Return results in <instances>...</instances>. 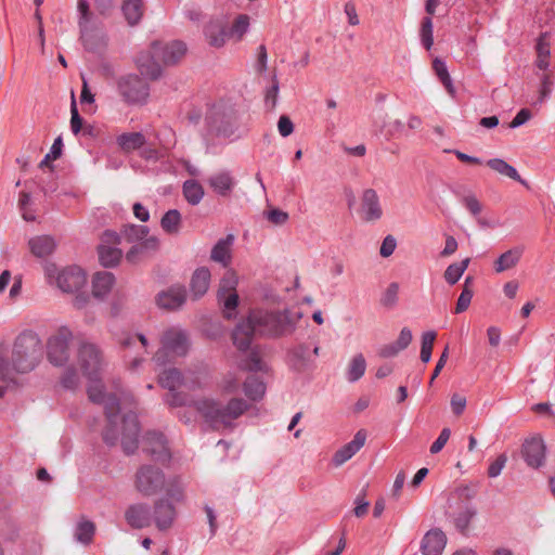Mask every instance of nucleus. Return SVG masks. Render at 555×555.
<instances>
[{
	"label": "nucleus",
	"mask_w": 555,
	"mask_h": 555,
	"mask_svg": "<svg viewBox=\"0 0 555 555\" xmlns=\"http://www.w3.org/2000/svg\"><path fill=\"white\" fill-rule=\"evenodd\" d=\"M413 335L410 328L403 327L397 339L392 343L384 345L379 350V356L383 358H392L400 351L404 350L412 341Z\"/></svg>",
	"instance_id": "c756f323"
},
{
	"label": "nucleus",
	"mask_w": 555,
	"mask_h": 555,
	"mask_svg": "<svg viewBox=\"0 0 555 555\" xmlns=\"http://www.w3.org/2000/svg\"><path fill=\"white\" fill-rule=\"evenodd\" d=\"M528 466L539 468L544 464L545 446L540 437H530L525 440L521 450Z\"/></svg>",
	"instance_id": "412c9836"
},
{
	"label": "nucleus",
	"mask_w": 555,
	"mask_h": 555,
	"mask_svg": "<svg viewBox=\"0 0 555 555\" xmlns=\"http://www.w3.org/2000/svg\"><path fill=\"white\" fill-rule=\"evenodd\" d=\"M207 135L230 138L234 133L233 112L224 102H217L207 107L204 118Z\"/></svg>",
	"instance_id": "9b49d317"
},
{
	"label": "nucleus",
	"mask_w": 555,
	"mask_h": 555,
	"mask_svg": "<svg viewBox=\"0 0 555 555\" xmlns=\"http://www.w3.org/2000/svg\"><path fill=\"white\" fill-rule=\"evenodd\" d=\"M163 231L169 235H177L182 227V216L176 209L168 210L160 219Z\"/></svg>",
	"instance_id": "c9c22d12"
},
{
	"label": "nucleus",
	"mask_w": 555,
	"mask_h": 555,
	"mask_svg": "<svg viewBox=\"0 0 555 555\" xmlns=\"http://www.w3.org/2000/svg\"><path fill=\"white\" fill-rule=\"evenodd\" d=\"M211 271L208 267H199L194 270L190 280V292L193 299L202 298L209 289Z\"/></svg>",
	"instance_id": "bb28decb"
},
{
	"label": "nucleus",
	"mask_w": 555,
	"mask_h": 555,
	"mask_svg": "<svg viewBox=\"0 0 555 555\" xmlns=\"http://www.w3.org/2000/svg\"><path fill=\"white\" fill-rule=\"evenodd\" d=\"M185 53L186 46L182 41L155 42L149 51L138 56L137 65L142 75L156 79L162 72L159 62L166 65L176 64L184 57Z\"/></svg>",
	"instance_id": "6e6552de"
},
{
	"label": "nucleus",
	"mask_w": 555,
	"mask_h": 555,
	"mask_svg": "<svg viewBox=\"0 0 555 555\" xmlns=\"http://www.w3.org/2000/svg\"><path fill=\"white\" fill-rule=\"evenodd\" d=\"M266 217L271 223L275 225H282L288 220V214L279 208H269L266 211Z\"/></svg>",
	"instance_id": "13d9d810"
},
{
	"label": "nucleus",
	"mask_w": 555,
	"mask_h": 555,
	"mask_svg": "<svg viewBox=\"0 0 555 555\" xmlns=\"http://www.w3.org/2000/svg\"><path fill=\"white\" fill-rule=\"evenodd\" d=\"M118 94L129 104H142L149 98V86L134 74H125L117 78Z\"/></svg>",
	"instance_id": "4468645a"
},
{
	"label": "nucleus",
	"mask_w": 555,
	"mask_h": 555,
	"mask_svg": "<svg viewBox=\"0 0 555 555\" xmlns=\"http://www.w3.org/2000/svg\"><path fill=\"white\" fill-rule=\"evenodd\" d=\"M506 461L507 457L504 454H501L495 460H493L488 467V476L491 478L498 477L505 466Z\"/></svg>",
	"instance_id": "052dcab7"
},
{
	"label": "nucleus",
	"mask_w": 555,
	"mask_h": 555,
	"mask_svg": "<svg viewBox=\"0 0 555 555\" xmlns=\"http://www.w3.org/2000/svg\"><path fill=\"white\" fill-rule=\"evenodd\" d=\"M301 314L271 306L254 308L235 327L232 338L240 350H249L257 336L280 337L291 333Z\"/></svg>",
	"instance_id": "f03ea898"
},
{
	"label": "nucleus",
	"mask_w": 555,
	"mask_h": 555,
	"mask_svg": "<svg viewBox=\"0 0 555 555\" xmlns=\"http://www.w3.org/2000/svg\"><path fill=\"white\" fill-rule=\"evenodd\" d=\"M70 113H72L70 129H72L73 133L77 135L80 132H86L87 131V126L85 125L82 118L78 114V111H77L76 103H75L74 99H73V102H72Z\"/></svg>",
	"instance_id": "8fccbe9b"
},
{
	"label": "nucleus",
	"mask_w": 555,
	"mask_h": 555,
	"mask_svg": "<svg viewBox=\"0 0 555 555\" xmlns=\"http://www.w3.org/2000/svg\"><path fill=\"white\" fill-rule=\"evenodd\" d=\"M468 282V280H466ZM473 298V291L467 286V283H465L462 293L460 294L454 312L455 313H462L466 311L470 305Z\"/></svg>",
	"instance_id": "de8ad7c7"
},
{
	"label": "nucleus",
	"mask_w": 555,
	"mask_h": 555,
	"mask_svg": "<svg viewBox=\"0 0 555 555\" xmlns=\"http://www.w3.org/2000/svg\"><path fill=\"white\" fill-rule=\"evenodd\" d=\"M46 283L63 294L73 296V305L81 309L91 298L88 291L89 274L85 268L78 264L59 266L53 261L42 264Z\"/></svg>",
	"instance_id": "20e7f679"
},
{
	"label": "nucleus",
	"mask_w": 555,
	"mask_h": 555,
	"mask_svg": "<svg viewBox=\"0 0 555 555\" xmlns=\"http://www.w3.org/2000/svg\"><path fill=\"white\" fill-rule=\"evenodd\" d=\"M464 207L474 216L479 215L482 211V204L473 193L466 194L462 198Z\"/></svg>",
	"instance_id": "603ef678"
},
{
	"label": "nucleus",
	"mask_w": 555,
	"mask_h": 555,
	"mask_svg": "<svg viewBox=\"0 0 555 555\" xmlns=\"http://www.w3.org/2000/svg\"><path fill=\"white\" fill-rule=\"evenodd\" d=\"M369 502L365 500V494L360 493L354 501L353 514L357 517H363L367 514L369 511Z\"/></svg>",
	"instance_id": "69168bd1"
},
{
	"label": "nucleus",
	"mask_w": 555,
	"mask_h": 555,
	"mask_svg": "<svg viewBox=\"0 0 555 555\" xmlns=\"http://www.w3.org/2000/svg\"><path fill=\"white\" fill-rule=\"evenodd\" d=\"M73 332L66 327H59L51 334L47 341V358L54 366H63L69 360V344L73 340Z\"/></svg>",
	"instance_id": "ddd939ff"
},
{
	"label": "nucleus",
	"mask_w": 555,
	"mask_h": 555,
	"mask_svg": "<svg viewBox=\"0 0 555 555\" xmlns=\"http://www.w3.org/2000/svg\"><path fill=\"white\" fill-rule=\"evenodd\" d=\"M76 363L66 367L61 377L65 388H75L80 376L89 380L88 395L94 402H101L105 406L108 428L104 439L114 443L117 434L121 433V444L127 453H132L137 448L138 422L132 411L127 412L130 404V396L119 389H113L103 382L102 374L104 362L100 350L90 343H82L78 349Z\"/></svg>",
	"instance_id": "f257e3e1"
},
{
	"label": "nucleus",
	"mask_w": 555,
	"mask_h": 555,
	"mask_svg": "<svg viewBox=\"0 0 555 555\" xmlns=\"http://www.w3.org/2000/svg\"><path fill=\"white\" fill-rule=\"evenodd\" d=\"M422 41L426 49L433 44V23L430 18H425L422 24Z\"/></svg>",
	"instance_id": "e2e57ef3"
},
{
	"label": "nucleus",
	"mask_w": 555,
	"mask_h": 555,
	"mask_svg": "<svg viewBox=\"0 0 555 555\" xmlns=\"http://www.w3.org/2000/svg\"><path fill=\"white\" fill-rule=\"evenodd\" d=\"M30 195L26 192H21L18 197V206L22 211L23 219L26 221H34L35 214L28 209V205L30 204Z\"/></svg>",
	"instance_id": "6e6d98bb"
},
{
	"label": "nucleus",
	"mask_w": 555,
	"mask_h": 555,
	"mask_svg": "<svg viewBox=\"0 0 555 555\" xmlns=\"http://www.w3.org/2000/svg\"><path fill=\"white\" fill-rule=\"evenodd\" d=\"M129 242H141L147 234L149 229L144 225H126L122 231Z\"/></svg>",
	"instance_id": "49530a36"
},
{
	"label": "nucleus",
	"mask_w": 555,
	"mask_h": 555,
	"mask_svg": "<svg viewBox=\"0 0 555 555\" xmlns=\"http://www.w3.org/2000/svg\"><path fill=\"white\" fill-rule=\"evenodd\" d=\"M178 512L168 500H159L154 505L153 521L158 530L170 529L177 518Z\"/></svg>",
	"instance_id": "5701e85b"
},
{
	"label": "nucleus",
	"mask_w": 555,
	"mask_h": 555,
	"mask_svg": "<svg viewBox=\"0 0 555 555\" xmlns=\"http://www.w3.org/2000/svg\"><path fill=\"white\" fill-rule=\"evenodd\" d=\"M245 367L254 373L246 378L243 384L245 396L251 401L260 400L266 392L264 382L258 377L257 373L266 374L269 372L267 363L260 358L259 353L250 350L245 363Z\"/></svg>",
	"instance_id": "f8f14e48"
},
{
	"label": "nucleus",
	"mask_w": 555,
	"mask_h": 555,
	"mask_svg": "<svg viewBox=\"0 0 555 555\" xmlns=\"http://www.w3.org/2000/svg\"><path fill=\"white\" fill-rule=\"evenodd\" d=\"M278 130L282 137H288L294 131V124L288 116L282 115L278 121Z\"/></svg>",
	"instance_id": "338daca9"
},
{
	"label": "nucleus",
	"mask_w": 555,
	"mask_h": 555,
	"mask_svg": "<svg viewBox=\"0 0 555 555\" xmlns=\"http://www.w3.org/2000/svg\"><path fill=\"white\" fill-rule=\"evenodd\" d=\"M121 11L128 25L134 26L144 14V3L142 0H124Z\"/></svg>",
	"instance_id": "72a5a7b5"
},
{
	"label": "nucleus",
	"mask_w": 555,
	"mask_h": 555,
	"mask_svg": "<svg viewBox=\"0 0 555 555\" xmlns=\"http://www.w3.org/2000/svg\"><path fill=\"white\" fill-rule=\"evenodd\" d=\"M121 237L114 231H106L102 236V243L99 247L100 261L105 267H112L119 262L122 256L118 247Z\"/></svg>",
	"instance_id": "f3484780"
},
{
	"label": "nucleus",
	"mask_w": 555,
	"mask_h": 555,
	"mask_svg": "<svg viewBox=\"0 0 555 555\" xmlns=\"http://www.w3.org/2000/svg\"><path fill=\"white\" fill-rule=\"evenodd\" d=\"M42 359V345L39 337L30 332L21 334L12 349H0V380L5 385H16L18 375L34 370Z\"/></svg>",
	"instance_id": "7ed1b4c3"
},
{
	"label": "nucleus",
	"mask_w": 555,
	"mask_h": 555,
	"mask_svg": "<svg viewBox=\"0 0 555 555\" xmlns=\"http://www.w3.org/2000/svg\"><path fill=\"white\" fill-rule=\"evenodd\" d=\"M241 387V378L236 374L225 375L219 384V391L222 396H234Z\"/></svg>",
	"instance_id": "a19ab883"
},
{
	"label": "nucleus",
	"mask_w": 555,
	"mask_h": 555,
	"mask_svg": "<svg viewBox=\"0 0 555 555\" xmlns=\"http://www.w3.org/2000/svg\"><path fill=\"white\" fill-rule=\"evenodd\" d=\"M552 38L548 33L542 34L535 44V67L538 70L552 69L551 67Z\"/></svg>",
	"instance_id": "cd10ccee"
},
{
	"label": "nucleus",
	"mask_w": 555,
	"mask_h": 555,
	"mask_svg": "<svg viewBox=\"0 0 555 555\" xmlns=\"http://www.w3.org/2000/svg\"><path fill=\"white\" fill-rule=\"evenodd\" d=\"M183 195L189 204L197 205L204 196V188L196 180H186L183 183Z\"/></svg>",
	"instance_id": "e433bc0d"
},
{
	"label": "nucleus",
	"mask_w": 555,
	"mask_h": 555,
	"mask_svg": "<svg viewBox=\"0 0 555 555\" xmlns=\"http://www.w3.org/2000/svg\"><path fill=\"white\" fill-rule=\"evenodd\" d=\"M366 370V360L362 353L353 354L346 366L345 375L348 382H357L360 379Z\"/></svg>",
	"instance_id": "f704fd0d"
},
{
	"label": "nucleus",
	"mask_w": 555,
	"mask_h": 555,
	"mask_svg": "<svg viewBox=\"0 0 555 555\" xmlns=\"http://www.w3.org/2000/svg\"><path fill=\"white\" fill-rule=\"evenodd\" d=\"M308 353V348L305 346H300L294 350L293 356L294 359L296 360L294 366L296 367L297 371L304 370L306 363L310 361Z\"/></svg>",
	"instance_id": "bf43d9fd"
},
{
	"label": "nucleus",
	"mask_w": 555,
	"mask_h": 555,
	"mask_svg": "<svg viewBox=\"0 0 555 555\" xmlns=\"http://www.w3.org/2000/svg\"><path fill=\"white\" fill-rule=\"evenodd\" d=\"M163 489L166 491V500L168 501L181 502L184 498V485L179 478L165 479Z\"/></svg>",
	"instance_id": "ea45409f"
},
{
	"label": "nucleus",
	"mask_w": 555,
	"mask_h": 555,
	"mask_svg": "<svg viewBox=\"0 0 555 555\" xmlns=\"http://www.w3.org/2000/svg\"><path fill=\"white\" fill-rule=\"evenodd\" d=\"M186 300V291L183 285H171L166 289L159 292L155 301L160 309L177 310L184 305Z\"/></svg>",
	"instance_id": "6ab92c4d"
},
{
	"label": "nucleus",
	"mask_w": 555,
	"mask_h": 555,
	"mask_svg": "<svg viewBox=\"0 0 555 555\" xmlns=\"http://www.w3.org/2000/svg\"><path fill=\"white\" fill-rule=\"evenodd\" d=\"M194 406L204 422L217 430L232 427L249 408L246 400L237 397H232L227 403L214 397H203L194 402Z\"/></svg>",
	"instance_id": "0eeeda50"
},
{
	"label": "nucleus",
	"mask_w": 555,
	"mask_h": 555,
	"mask_svg": "<svg viewBox=\"0 0 555 555\" xmlns=\"http://www.w3.org/2000/svg\"><path fill=\"white\" fill-rule=\"evenodd\" d=\"M159 247H160V240L157 235L147 234L140 242V248L145 251H156Z\"/></svg>",
	"instance_id": "0e129e2a"
},
{
	"label": "nucleus",
	"mask_w": 555,
	"mask_h": 555,
	"mask_svg": "<svg viewBox=\"0 0 555 555\" xmlns=\"http://www.w3.org/2000/svg\"><path fill=\"white\" fill-rule=\"evenodd\" d=\"M189 334L177 326L167 327L159 336V347L153 356V361L157 364L171 362L172 360L184 357L190 350Z\"/></svg>",
	"instance_id": "9d476101"
},
{
	"label": "nucleus",
	"mask_w": 555,
	"mask_h": 555,
	"mask_svg": "<svg viewBox=\"0 0 555 555\" xmlns=\"http://www.w3.org/2000/svg\"><path fill=\"white\" fill-rule=\"evenodd\" d=\"M250 26V17L247 14L217 13L203 25L205 42L214 49L225 47L229 41L240 42L247 34Z\"/></svg>",
	"instance_id": "423d86ee"
},
{
	"label": "nucleus",
	"mask_w": 555,
	"mask_h": 555,
	"mask_svg": "<svg viewBox=\"0 0 555 555\" xmlns=\"http://www.w3.org/2000/svg\"><path fill=\"white\" fill-rule=\"evenodd\" d=\"M537 75L540 80L539 101L544 102V100L547 99L552 93L554 83V70L553 68L546 70H538Z\"/></svg>",
	"instance_id": "58836bf2"
},
{
	"label": "nucleus",
	"mask_w": 555,
	"mask_h": 555,
	"mask_svg": "<svg viewBox=\"0 0 555 555\" xmlns=\"http://www.w3.org/2000/svg\"><path fill=\"white\" fill-rule=\"evenodd\" d=\"M367 439V431L365 429H359L351 441L345 443L335 451L332 456V464L335 467H339L353 457L365 444Z\"/></svg>",
	"instance_id": "a211bd4d"
},
{
	"label": "nucleus",
	"mask_w": 555,
	"mask_h": 555,
	"mask_svg": "<svg viewBox=\"0 0 555 555\" xmlns=\"http://www.w3.org/2000/svg\"><path fill=\"white\" fill-rule=\"evenodd\" d=\"M162 387L168 389L167 402L171 406H182L188 401L186 391L199 389L204 386L201 376L182 374L177 369H166L158 376Z\"/></svg>",
	"instance_id": "1a4fd4ad"
},
{
	"label": "nucleus",
	"mask_w": 555,
	"mask_h": 555,
	"mask_svg": "<svg viewBox=\"0 0 555 555\" xmlns=\"http://www.w3.org/2000/svg\"><path fill=\"white\" fill-rule=\"evenodd\" d=\"M360 216L366 222L377 221L383 216L379 197L373 189H366L362 193Z\"/></svg>",
	"instance_id": "4be33fe9"
},
{
	"label": "nucleus",
	"mask_w": 555,
	"mask_h": 555,
	"mask_svg": "<svg viewBox=\"0 0 555 555\" xmlns=\"http://www.w3.org/2000/svg\"><path fill=\"white\" fill-rule=\"evenodd\" d=\"M78 13H79V25L81 28V37L86 41L87 36V23L90 18L89 4L86 0H78Z\"/></svg>",
	"instance_id": "09e8293b"
},
{
	"label": "nucleus",
	"mask_w": 555,
	"mask_h": 555,
	"mask_svg": "<svg viewBox=\"0 0 555 555\" xmlns=\"http://www.w3.org/2000/svg\"><path fill=\"white\" fill-rule=\"evenodd\" d=\"M23 279L22 275L17 274L13 279V283L10 287L7 300L10 304H14L22 295Z\"/></svg>",
	"instance_id": "4d7b16f0"
},
{
	"label": "nucleus",
	"mask_w": 555,
	"mask_h": 555,
	"mask_svg": "<svg viewBox=\"0 0 555 555\" xmlns=\"http://www.w3.org/2000/svg\"><path fill=\"white\" fill-rule=\"evenodd\" d=\"M115 278L111 272L98 271L91 278V294L95 298H104L113 288Z\"/></svg>",
	"instance_id": "c85d7f7f"
},
{
	"label": "nucleus",
	"mask_w": 555,
	"mask_h": 555,
	"mask_svg": "<svg viewBox=\"0 0 555 555\" xmlns=\"http://www.w3.org/2000/svg\"><path fill=\"white\" fill-rule=\"evenodd\" d=\"M521 256H522V250L518 247L511 248V249L504 251L493 262L494 272L500 274L505 271L514 269L520 261Z\"/></svg>",
	"instance_id": "2f4dec72"
},
{
	"label": "nucleus",
	"mask_w": 555,
	"mask_h": 555,
	"mask_svg": "<svg viewBox=\"0 0 555 555\" xmlns=\"http://www.w3.org/2000/svg\"><path fill=\"white\" fill-rule=\"evenodd\" d=\"M486 166L489 167L492 171L509 178L512 180H515L522 185L527 186V183L521 179L520 175L518 173L517 169L509 165L507 162H505L502 158H490L486 162Z\"/></svg>",
	"instance_id": "473e14b6"
},
{
	"label": "nucleus",
	"mask_w": 555,
	"mask_h": 555,
	"mask_svg": "<svg viewBox=\"0 0 555 555\" xmlns=\"http://www.w3.org/2000/svg\"><path fill=\"white\" fill-rule=\"evenodd\" d=\"M117 143L122 151L131 152L143 146L145 141L141 133L130 132L119 135L117 138Z\"/></svg>",
	"instance_id": "4c0bfd02"
},
{
	"label": "nucleus",
	"mask_w": 555,
	"mask_h": 555,
	"mask_svg": "<svg viewBox=\"0 0 555 555\" xmlns=\"http://www.w3.org/2000/svg\"><path fill=\"white\" fill-rule=\"evenodd\" d=\"M475 514V509L468 506L461 511L455 518L456 528L462 532L465 531L468 528L469 522L474 518Z\"/></svg>",
	"instance_id": "3c124183"
},
{
	"label": "nucleus",
	"mask_w": 555,
	"mask_h": 555,
	"mask_svg": "<svg viewBox=\"0 0 555 555\" xmlns=\"http://www.w3.org/2000/svg\"><path fill=\"white\" fill-rule=\"evenodd\" d=\"M437 338V333L434 331H427L422 335V346H421V360L424 363L429 362L431 358V352L434 348L435 340Z\"/></svg>",
	"instance_id": "37998d69"
},
{
	"label": "nucleus",
	"mask_w": 555,
	"mask_h": 555,
	"mask_svg": "<svg viewBox=\"0 0 555 555\" xmlns=\"http://www.w3.org/2000/svg\"><path fill=\"white\" fill-rule=\"evenodd\" d=\"M450 436L451 430L449 428H443L439 437L430 446V453L437 454L438 452H440L448 442Z\"/></svg>",
	"instance_id": "680f3d73"
},
{
	"label": "nucleus",
	"mask_w": 555,
	"mask_h": 555,
	"mask_svg": "<svg viewBox=\"0 0 555 555\" xmlns=\"http://www.w3.org/2000/svg\"><path fill=\"white\" fill-rule=\"evenodd\" d=\"M396 248H397L396 237L391 234H388L382 241V244L379 247V255L383 258H388L395 253Z\"/></svg>",
	"instance_id": "5fc2aeb1"
},
{
	"label": "nucleus",
	"mask_w": 555,
	"mask_h": 555,
	"mask_svg": "<svg viewBox=\"0 0 555 555\" xmlns=\"http://www.w3.org/2000/svg\"><path fill=\"white\" fill-rule=\"evenodd\" d=\"M165 486V476L162 470L155 466H142L134 479V487L138 492L145 496L156 494Z\"/></svg>",
	"instance_id": "dca6fc26"
},
{
	"label": "nucleus",
	"mask_w": 555,
	"mask_h": 555,
	"mask_svg": "<svg viewBox=\"0 0 555 555\" xmlns=\"http://www.w3.org/2000/svg\"><path fill=\"white\" fill-rule=\"evenodd\" d=\"M124 349V357L128 369L134 371L143 362V353H149L150 343L146 336L143 334H129L120 340Z\"/></svg>",
	"instance_id": "2eb2a0df"
},
{
	"label": "nucleus",
	"mask_w": 555,
	"mask_h": 555,
	"mask_svg": "<svg viewBox=\"0 0 555 555\" xmlns=\"http://www.w3.org/2000/svg\"><path fill=\"white\" fill-rule=\"evenodd\" d=\"M125 520L135 529L149 527L152 522L150 506L145 503H134L125 511Z\"/></svg>",
	"instance_id": "393cba45"
},
{
	"label": "nucleus",
	"mask_w": 555,
	"mask_h": 555,
	"mask_svg": "<svg viewBox=\"0 0 555 555\" xmlns=\"http://www.w3.org/2000/svg\"><path fill=\"white\" fill-rule=\"evenodd\" d=\"M234 242L233 235H227L220 238L211 249L210 259L215 262L221 263L227 268L219 282L218 299L222 309L223 317L233 319L237 314L240 305V295L237 293V285L240 283V274L233 269L229 268L232 260V245Z\"/></svg>",
	"instance_id": "39448f33"
},
{
	"label": "nucleus",
	"mask_w": 555,
	"mask_h": 555,
	"mask_svg": "<svg viewBox=\"0 0 555 555\" xmlns=\"http://www.w3.org/2000/svg\"><path fill=\"white\" fill-rule=\"evenodd\" d=\"M447 543L446 533L438 528H433L421 539L420 551L423 555H442Z\"/></svg>",
	"instance_id": "aec40b11"
},
{
	"label": "nucleus",
	"mask_w": 555,
	"mask_h": 555,
	"mask_svg": "<svg viewBox=\"0 0 555 555\" xmlns=\"http://www.w3.org/2000/svg\"><path fill=\"white\" fill-rule=\"evenodd\" d=\"M433 69L435 70V73L438 76V78L440 79V81L443 83L448 93L453 95L454 88L451 83V79H450L446 64L442 61L435 59L433 62Z\"/></svg>",
	"instance_id": "a18cd8bd"
},
{
	"label": "nucleus",
	"mask_w": 555,
	"mask_h": 555,
	"mask_svg": "<svg viewBox=\"0 0 555 555\" xmlns=\"http://www.w3.org/2000/svg\"><path fill=\"white\" fill-rule=\"evenodd\" d=\"M143 449L156 454L160 461H166L169 456L166 440L159 433H149L143 440Z\"/></svg>",
	"instance_id": "7c9ffc66"
},
{
	"label": "nucleus",
	"mask_w": 555,
	"mask_h": 555,
	"mask_svg": "<svg viewBox=\"0 0 555 555\" xmlns=\"http://www.w3.org/2000/svg\"><path fill=\"white\" fill-rule=\"evenodd\" d=\"M467 400L462 393L454 392L451 396L450 406L454 415L460 416L466 409Z\"/></svg>",
	"instance_id": "864d4df0"
},
{
	"label": "nucleus",
	"mask_w": 555,
	"mask_h": 555,
	"mask_svg": "<svg viewBox=\"0 0 555 555\" xmlns=\"http://www.w3.org/2000/svg\"><path fill=\"white\" fill-rule=\"evenodd\" d=\"M94 533L93 522L87 519H80L77 524L75 537L81 543H89Z\"/></svg>",
	"instance_id": "c03bdc74"
},
{
	"label": "nucleus",
	"mask_w": 555,
	"mask_h": 555,
	"mask_svg": "<svg viewBox=\"0 0 555 555\" xmlns=\"http://www.w3.org/2000/svg\"><path fill=\"white\" fill-rule=\"evenodd\" d=\"M207 182L211 191L222 197L230 196L236 185L234 177L227 170H220L212 173L208 178Z\"/></svg>",
	"instance_id": "a878e982"
},
{
	"label": "nucleus",
	"mask_w": 555,
	"mask_h": 555,
	"mask_svg": "<svg viewBox=\"0 0 555 555\" xmlns=\"http://www.w3.org/2000/svg\"><path fill=\"white\" fill-rule=\"evenodd\" d=\"M469 261V258H466L461 262L450 264L444 272L446 281L449 284H455L467 269Z\"/></svg>",
	"instance_id": "79ce46f5"
},
{
	"label": "nucleus",
	"mask_w": 555,
	"mask_h": 555,
	"mask_svg": "<svg viewBox=\"0 0 555 555\" xmlns=\"http://www.w3.org/2000/svg\"><path fill=\"white\" fill-rule=\"evenodd\" d=\"M27 247L35 258L47 259L56 250L57 242L52 235L39 234L28 240Z\"/></svg>",
	"instance_id": "b1692460"
},
{
	"label": "nucleus",
	"mask_w": 555,
	"mask_h": 555,
	"mask_svg": "<svg viewBox=\"0 0 555 555\" xmlns=\"http://www.w3.org/2000/svg\"><path fill=\"white\" fill-rule=\"evenodd\" d=\"M520 284L517 280H509L503 285V294L508 299H514L519 291Z\"/></svg>",
	"instance_id": "774afa93"
}]
</instances>
